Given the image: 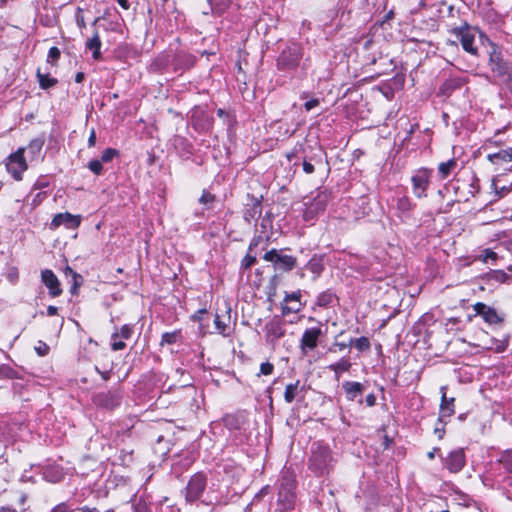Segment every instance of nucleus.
I'll return each mask as SVG.
<instances>
[{"label":"nucleus","instance_id":"56","mask_svg":"<svg viewBox=\"0 0 512 512\" xmlns=\"http://www.w3.org/2000/svg\"><path fill=\"white\" fill-rule=\"evenodd\" d=\"M57 312H58L57 307L52 306V305L48 306V308H47V314H48V316H54V315H56V314H57Z\"/></svg>","mask_w":512,"mask_h":512},{"label":"nucleus","instance_id":"62","mask_svg":"<svg viewBox=\"0 0 512 512\" xmlns=\"http://www.w3.org/2000/svg\"><path fill=\"white\" fill-rule=\"evenodd\" d=\"M0 512H17L16 509L11 507H1Z\"/></svg>","mask_w":512,"mask_h":512},{"label":"nucleus","instance_id":"33","mask_svg":"<svg viewBox=\"0 0 512 512\" xmlns=\"http://www.w3.org/2000/svg\"><path fill=\"white\" fill-rule=\"evenodd\" d=\"M312 161L315 162V164H322V155H315L314 157L310 158V160L304 159L302 166L303 170L306 174H312L314 172V164Z\"/></svg>","mask_w":512,"mask_h":512},{"label":"nucleus","instance_id":"35","mask_svg":"<svg viewBox=\"0 0 512 512\" xmlns=\"http://www.w3.org/2000/svg\"><path fill=\"white\" fill-rule=\"evenodd\" d=\"M462 85V81L460 79H449L444 82L441 87V91L444 94L450 93L451 91L460 88Z\"/></svg>","mask_w":512,"mask_h":512},{"label":"nucleus","instance_id":"40","mask_svg":"<svg viewBox=\"0 0 512 512\" xmlns=\"http://www.w3.org/2000/svg\"><path fill=\"white\" fill-rule=\"evenodd\" d=\"M88 168L95 174V175H100L102 173V169H103V166H102V161L101 160H97V159H94V160H91L89 163H88Z\"/></svg>","mask_w":512,"mask_h":512},{"label":"nucleus","instance_id":"8","mask_svg":"<svg viewBox=\"0 0 512 512\" xmlns=\"http://www.w3.org/2000/svg\"><path fill=\"white\" fill-rule=\"evenodd\" d=\"M207 486V476L203 472H197L191 476L184 489V495L187 502L193 503L200 499Z\"/></svg>","mask_w":512,"mask_h":512},{"label":"nucleus","instance_id":"45","mask_svg":"<svg viewBox=\"0 0 512 512\" xmlns=\"http://www.w3.org/2000/svg\"><path fill=\"white\" fill-rule=\"evenodd\" d=\"M215 197L214 195H212L211 193L207 192V191H203L200 199H199V202L203 205H207V204H210L214 201Z\"/></svg>","mask_w":512,"mask_h":512},{"label":"nucleus","instance_id":"37","mask_svg":"<svg viewBox=\"0 0 512 512\" xmlns=\"http://www.w3.org/2000/svg\"><path fill=\"white\" fill-rule=\"evenodd\" d=\"M488 278L491 281L504 283L508 279V274L503 270H492L488 273Z\"/></svg>","mask_w":512,"mask_h":512},{"label":"nucleus","instance_id":"49","mask_svg":"<svg viewBox=\"0 0 512 512\" xmlns=\"http://www.w3.org/2000/svg\"><path fill=\"white\" fill-rule=\"evenodd\" d=\"M276 294V287H275V284L273 282H271L268 286V291H267V300L272 303L274 300H273V297L275 296Z\"/></svg>","mask_w":512,"mask_h":512},{"label":"nucleus","instance_id":"46","mask_svg":"<svg viewBox=\"0 0 512 512\" xmlns=\"http://www.w3.org/2000/svg\"><path fill=\"white\" fill-rule=\"evenodd\" d=\"M16 372L11 369L10 367H7L5 365L0 366V376L13 378L15 376Z\"/></svg>","mask_w":512,"mask_h":512},{"label":"nucleus","instance_id":"47","mask_svg":"<svg viewBox=\"0 0 512 512\" xmlns=\"http://www.w3.org/2000/svg\"><path fill=\"white\" fill-rule=\"evenodd\" d=\"M255 260H256L255 257H253V256L248 254L242 260L241 267L243 269H248V268H250L254 264Z\"/></svg>","mask_w":512,"mask_h":512},{"label":"nucleus","instance_id":"4","mask_svg":"<svg viewBox=\"0 0 512 512\" xmlns=\"http://www.w3.org/2000/svg\"><path fill=\"white\" fill-rule=\"evenodd\" d=\"M472 307L475 316H480L490 327L501 328L503 326L506 319V314L503 311L483 302H476Z\"/></svg>","mask_w":512,"mask_h":512},{"label":"nucleus","instance_id":"55","mask_svg":"<svg viewBox=\"0 0 512 512\" xmlns=\"http://www.w3.org/2000/svg\"><path fill=\"white\" fill-rule=\"evenodd\" d=\"M136 512H152L145 504H138L136 506Z\"/></svg>","mask_w":512,"mask_h":512},{"label":"nucleus","instance_id":"6","mask_svg":"<svg viewBox=\"0 0 512 512\" xmlns=\"http://www.w3.org/2000/svg\"><path fill=\"white\" fill-rule=\"evenodd\" d=\"M329 202V194L325 191L318 192L309 202H305L303 219L306 222H313L319 214L323 213Z\"/></svg>","mask_w":512,"mask_h":512},{"label":"nucleus","instance_id":"9","mask_svg":"<svg viewBox=\"0 0 512 512\" xmlns=\"http://www.w3.org/2000/svg\"><path fill=\"white\" fill-rule=\"evenodd\" d=\"M432 174L433 170L426 167H421L414 171L411 182L415 197L421 199L427 196V189L430 185Z\"/></svg>","mask_w":512,"mask_h":512},{"label":"nucleus","instance_id":"30","mask_svg":"<svg viewBox=\"0 0 512 512\" xmlns=\"http://www.w3.org/2000/svg\"><path fill=\"white\" fill-rule=\"evenodd\" d=\"M299 380L295 383L288 384L285 388L284 399L287 403H292L298 393Z\"/></svg>","mask_w":512,"mask_h":512},{"label":"nucleus","instance_id":"24","mask_svg":"<svg viewBox=\"0 0 512 512\" xmlns=\"http://www.w3.org/2000/svg\"><path fill=\"white\" fill-rule=\"evenodd\" d=\"M245 415L244 414H227L223 417V423L225 427L230 430L240 429L241 426L245 423Z\"/></svg>","mask_w":512,"mask_h":512},{"label":"nucleus","instance_id":"58","mask_svg":"<svg viewBox=\"0 0 512 512\" xmlns=\"http://www.w3.org/2000/svg\"><path fill=\"white\" fill-rule=\"evenodd\" d=\"M269 488V485H266L260 491H258V498L268 494Z\"/></svg>","mask_w":512,"mask_h":512},{"label":"nucleus","instance_id":"53","mask_svg":"<svg viewBox=\"0 0 512 512\" xmlns=\"http://www.w3.org/2000/svg\"><path fill=\"white\" fill-rule=\"evenodd\" d=\"M96 143V132L94 129L91 130L89 138H88V146L93 147Z\"/></svg>","mask_w":512,"mask_h":512},{"label":"nucleus","instance_id":"48","mask_svg":"<svg viewBox=\"0 0 512 512\" xmlns=\"http://www.w3.org/2000/svg\"><path fill=\"white\" fill-rule=\"evenodd\" d=\"M260 371L264 375H269L273 371V365L269 362L262 363L260 366Z\"/></svg>","mask_w":512,"mask_h":512},{"label":"nucleus","instance_id":"1","mask_svg":"<svg viewBox=\"0 0 512 512\" xmlns=\"http://www.w3.org/2000/svg\"><path fill=\"white\" fill-rule=\"evenodd\" d=\"M337 463V459L330 447L321 442H315L311 446V454L308 459V469L317 477L328 476Z\"/></svg>","mask_w":512,"mask_h":512},{"label":"nucleus","instance_id":"60","mask_svg":"<svg viewBox=\"0 0 512 512\" xmlns=\"http://www.w3.org/2000/svg\"><path fill=\"white\" fill-rule=\"evenodd\" d=\"M383 445H384V448L387 449L391 443V439H389V437L387 435H385L383 437Z\"/></svg>","mask_w":512,"mask_h":512},{"label":"nucleus","instance_id":"3","mask_svg":"<svg viewBox=\"0 0 512 512\" xmlns=\"http://www.w3.org/2000/svg\"><path fill=\"white\" fill-rule=\"evenodd\" d=\"M304 56L303 47L299 43H289L277 58V67L281 71L295 70Z\"/></svg>","mask_w":512,"mask_h":512},{"label":"nucleus","instance_id":"43","mask_svg":"<svg viewBox=\"0 0 512 512\" xmlns=\"http://www.w3.org/2000/svg\"><path fill=\"white\" fill-rule=\"evenodd\" d=\"M480 258L483 262H488L489 260L495 261L497 259V254L490 249H485Z\"/></svg>","mask_w":512,"mask_h":512},{"label":"nucleus","instance_id":"28","mask_svg":"<svg viewBox=\"0 0 512 512\" xmlns=\"http://www.w3.org/2000/svg\"><path fill=\"white\" fill-rule=\"evenodd\" d=\"M351 363L348 358L343 357L338 362L333 363L328 366V368L335 372L336 378H339V375L343 372H346L350 369Z\"/></svg>","mask_w":512,"mask_h":512},{"label":"nucleus","instance_id":"25","mask_svg":"<svg viewBox=\"0 0 512 512\" xmlns=\"http://www.w3.org/2000/svg\"><path fill=\"white\" fill-rule=\"evenodd\" d=\"M496 463L499 464L505 472L512 474V448L500 451Z\"/></svg>","mask_w":512,"mask_h":512},{"label":"nucleus","instance_id":"14","mask_svg":"<svg viewBox=\"0 0 512 512\" xmlns=\"http://www.w3.org/2000/svg\"><path fill=\"white\" fill-rule=\"evenodd\" d=\"M41 281L48 288L51 297H58L62 294L61 283L55 273L50 269L41 271Z\"/></svg>","mask_w":512,"mask_h":512},{"label":"nucleus","instance_id":"31","mask_svg":"<svg viewBox=\"0 0 512 512\" xmlns=\"http://www.w3.org/2000/svg\"><path fill=\"white\" fill-rule=\"evenodd\" d=\"M303 307V304L301 301H290V302H284L282 303V313L284 315L290 314V313H297L299 312Z\"/></svg>","mask_w":512,"mask_h":512},{"label":"nucleus","instance_id":"39","mask_svg":"<svg viewBox=\"0 0 512 512\" xmlns=\"http://www.w3.org/2000/svg\"><path fill=\"white\" fill-rule=\"evenodd\" d=\"M118 155V151L113 148H107L102 152L101 161L102 162H110L115 156Z\"/></svg>","mask_w":512,"mask_h":512},{"label":"nucleus","instance_id":"42","mask_svg":"<svg viewBox=\"0 0 512 512\" xmlns=\"http://www.w3.org/2000/svg\"><path fill=\"white\" fill-rule=\"evenodd\" d=\"M50 512H73V509L67 502H61L53 507Z\"/></svg>","mask_w":512,"mask_h":512},{"label":"nucleus","instance_id":"19","mask_svg":"<svg viewBox=\"0 0 512 512\" xmlns=\"http://www.w3.org/2000/svg\"><path fill=\"white\" fill-rule=\"evenodd\" d=\"M322 334L320 327H311L304 331L301 339L302 349H314L317 346L318 339Z\"/></svg>","mask_w":512,"mask_h":512},{"label":"nucleus","instance_id":"57","mask_svg":"<svg viewBox=\"0 0 512 512\" xmlns=\"http://www.w3.org/2000/svg\"><path fill=\"white\" fill-rule=\"evenodd\" d=\"M118 4L125 10L129 9V0H117Z\"/></svg>","mask_w":512,"mask_h":512},{"label":"nucleus","instance_id":"11","mask_svg":"<svg viewBox=\"0 0 512 512\" xmlns=\"http://www.w3.org/2000/svg\"><path fill=\"white\" fill-rule=\"evenodd\" d=\"M123 393L121 389L116 388L97 393L93 397V403L100 408L113 410L121 404Z\"/></svg>","mask_w":512,"mask_h":512},{"label":"nucleus","instance_id":"52","mask_svg":"<svg viewBox=\"0 0 512 512\" xmlns=\"http://www.w3.org/2000/svg\"><path fill=\"white\" fill-rule=\"evenodd\" d=\"M365 402H366V405L369 407L374 406L376 403V396L373 393L368 394L365 398Z\"/></svg>","mask_w":512,"mask_h":512},{"label":"nucleus","instance_id":"23","mask_svg":"<svg viewBox=\"0 0 512 512\" xmlns=\"http://www.w3.org/2000/svg\"><path fill=\"white\" fill-rule=\"evenodd\" d=\"M340 349H356L358 351H365L370 348V341L367 337L351 338L348 343H339Z\"/></svg>","mask_w":512,"mask_h":512},{"label":"nucleus","instance_id":"18","mask_svg":"<svg viewBox=\"0 0 512 512\" xmlns=\"http://www.w3.org/2000/svg\"><path fill=\"white\" fill-rule=\"evenodd\" d=\"M132 337V329L128 325H123L118 332L112 335L111 346L114 350H122L127 347L125 341Z\"/></svg>","mask_w":512,"mask_h":512},{"label":"nucleus","instance_id":"5","mask_svg":"<svg viewBox=\"0 0 512 512\" xmlns=\"http://www.w3.org/2000/svg\"><path fill=\"white\" fill-rule=\"evenodd\" d=\"M451 33L456 36V38L460 41L462 48L467 53L477 56L478 55V47L475 45L476 33L477 30L467 23L459 27H454L451 29Z\"/></svg>","mask_w":512,"mask_h":512},{"label":"nucleus","instance_id":"63","mask_svg":"<svg viewBox=\"0 0 512 512\" xmlns=\"http://www.w3.org/2000/svg\"><path fill=\"white\" fill-rule=\"evenodd\" d=\"M83 78H84V74L79 72V73L76 74L75 81L77 83H80V82H82Z\"/></svg>","mask_w":512,"mask_h":512},{"label":"nucleus","instance_id":"15","mask_svg":"<svg viewBox=\"0 0 512 512\" xmlns=\"http://www.w3.org/2000/svg\"><path fill=\"white\" fill-rule=\"evenodd\" d=\"M81 223L80 215H73L71 213H58L56 214L51 221V228L57 229L61 225L66 226L68 229H75L79 227Z\"/></svg>","mask_w":512,"mask_h":512},{"label":"nucleus","instance_id":"7","mask_svg":"<svg viewBox=\"0 0 512 512\" xmlns=\"http://www.w3.org/2000/svg\"><path fill=\"white\" fill-rule=\"evenodd\" d=\"M25 148L21 147L14 153L10 154L5 160V166L8 173L16 180H22L23 173L28 169L26 159L24 157Z\"/></svg>","mask_w":512,"mask_h":512},{"label":"nucleus","instance_id":"36","mask_svg":"<svg viewBox=\"0 0 512 512\" xmlns=\"http://www.w3.org/2000/svg\"><path fill=\"white\" fill-rule=\"evenodd\" d=\"M181 339H182V336H181L180 331L165 333L162 336L161 344L163 345L164 343H167V344L177 343V342L181 341Z\"/></svg>","mask_w":512,"mask_h":512},{"label":"nucleus","instance_id":"2","mask_svg":"<svg viewBox=\"0 0 512 512\" xmlns=\"http://www.w3.org/2000/svg\"><path fill=\"white\" fill-rule=\"evenodd\" d=\"M296 480L292 475L282 476L278 491V509L281 512L294 509L296 503Z\"/></svg>","mask_w":512,"mask_h":512},{"label":"nucleus","instance_id":"12","mask_svg":"<svg viewBox=\"0 0 512 512\" xmlns=\"http://www.w3.org/2000/svg\"><path fill=\"white\" fill-rule=\"evenodd\" d=\"M263 259L273 263L275 269L281 271L292 270L296 264V259L293 256L282 254L276 249L266 252Z\"/></svg>","mask_w":512,"mask_h":512},{"label":"nucleus","instance_id":"21","mask_svg":"<svg viewBox=\"0 0 512 512\" xmlns=\"http://www.w3.org/2000/svg\"><path fill=\"white\" fill-rule=\"evenodd\" d=\"M342 388L344 389L347 399L350 401L356 400L361 397L365 387L363 384L354 381H346L343 383Z\"/></svg>","mask_w":512,"mask_h":512},{"label":"nucleus","instance_id":"10","mask_svg":"<svg viewBox=\"0 0 512 512\" xmlns=\"http://www.w3.org/2000/svg\"><path fill=\"white\" fill-rule=\"evenodd\" d=\"M489 67L494 76L508 82L512 76V63L504 60L500 52L493 50L489 57Z\"/></svg>","mask_w":512,"mask_h":512},{"label":"nucleus","instance_id":"29","mask_svg":"<svg viewBox=\"0 0 512 512\" xmlns=\"http://www.w3.org/2000/svg\"><path fill=\"white\" fill-rule=\"evenodd\" d=\"M335 299V294L331 290H326L318 295L316 303L320 307H328L332 305Z\"/></svg>","mask_w":512,"mask_h":512},{"label":"nucleus","instance_id":"54","mask_svg":"<svg viewBox=\"0 0 512 512\" xmlns=\"http://www.w3.org/2000/svg\"><path fill=\"white\" fill-rule=\"evenodd\" d=\"M442 427H438L436 426L435 429H434V433L437 434L438 438L439 439H442L443 436H444V433H445V430H444V423H442Z\"/></svg>","mask_w":512,"mask_h":512},{"label":"nucleus","instance_id":"38","mask_svg":"<svg viewBox=\"0 0 512 512\" xmlns=\"http://www.w3.org/2000/svg\"><path fill=\"white\" fill-rule=\"evenodd\" d=\"M308 269L312 273H314L316 275H320L321 272L323 271V264L321 263V261L319 259L312 258L308 263Z\"/></svg>","mask_w":512,"mask_h":512},{"label":"nucleus","instance_id":"61","mask_svg":"<svg viewBox=\"0 0 512 512\" xmlns=\"http://www.w3.org/2000/svg\"><path fill=\"white\" fill-rule=\"evenodd\" d=\"M438 450H439V448H434L432 451H430V452H428V453H427V457H428L429 459H431V460H432V459H434V457H435V453H436V451H438Z\"/></svg>","mask_w":512,"mask_h":512},{"label":"nucleus","instance_id":"20","mask_svg":"<svg viewBox=\"0 0 512 512\" xmlns=\"http://www.w3.org/2000/svg\"><path fill=\"white\" fill-rule=\"evenodd\" d=\"M415 204L412 203L409 197L401 196L396 200L395 209L397 211V216L401 219L405 220L411 217V212L414 208Z\"/></svg>","mask_w":512,"mask_h":512},{"label":"nucleus","instance_id":"44","mask_svg":"<svg viewBox=\"0 0 512 512\" xmlns=\"http://www.w3.org/2000/svg\"><path fill=\"white\" fill-rule=\"evenodd\" d=\"M301 291L297 290L292 293H286L284 297V302H290V301H301Z\"/></svg>","mask_w":512,"mask_h":512},{"label":"nucleus","instance_id":"34","mask_svg":"<svg viewBox=\"0 0 512 512\" xmlns=\"http://www.w3.org/2000/svg\"><path fill=\"white\" fill-rule=\"evenodd\" d=\"M65 273L66 274H71L72 275V279H73V285L71 287V293L72 294H77L78 292V288L81 286L82 284V277L81 275L77 274L75 271L72 270V268H70L69 266L66 267L65 269Z\"/></svg>","mask_w":512,"mask_h":512},{"label":"nucleus","instance_id":"50","mask_svg":"<svg viewBox=\"0 0 512 512\" xmlns=\"http://www.w3.org/2000/svg\"><path fill=\"white\" fill-rule=\"evenodd\" d=\"M60 57V50L57 47H51L48 52V60H57Z\"/></svg>","mask_w":512,"mask_h":512},{"label":"nucleus","instance_id":"41","mask_svg":"<svg viewBox=\"0 0 512 512\" xmlns=\"http://www.w3.org/2000/svg\"><path fill=\"white\" fill-rule=\"evenodd\" d=\"M28 149L31 153L38 155L42 149V142L39 140H32L28 145Z\"/></svg>","mask_w":512,"mask_h":512},{"label":"nucleus","instance_id":"16","mask_svg":"<svg viewBox=\"0 0 512 512\" xmlns=\"http://www.w3.org/2000/svg\"><path fill=\"white\" fill-rule=\"evenodd\" d=\"M230 311V308L225 307L224 313L220 314L217 312L214 319L217 331L224 336L229 335L233 329V322L231 320Z\"/></svg>","mask_w":512,"mask_h":512},{"label":"nucleus","instance_id":"17","mask_svg":"<svg viewBox=\"0 0 512 512\" xmlns=\"http://www.w3.org/2000/svg\"><path fill=\"white\" fill-rule=\"evenodd\" d=\"M440 392H441V404H440V412H439L438 421L440 423L446 424L445 418L452 416L455 412L454 411L455 398L454 397L447 398L446 386H442L440 388Z\"/></svg>","mask_w":512,"mask_h":512},{"label":"nucleus","instance_id":"64","mask_svg":"<svg viewBox=\"0 0 512 512\" xmlns=\"http://www.w3.org/2000/svg\"><path fill=\"white\" fill-rule=\"evenodd\" d=\"M509 190L506 187H502L500 190H496V193L499 196H502L504 192H508Z\"/></svg>","mask_w":512,"mask_h":512},{"label":"nucleus","instance_id":"59","mask_svg":"<svg viewBox=\"0 0 512 512\" xmlns=\"http://www.w3.org/2000/svg\"><path fill=\"white\" fill-rule=\"evenodd\" d=\"M81 512H99L96 508H90L88 506H84L80 508Z\"/></svg>","mask_w":512,"mask_h":512},{"label":"nucleus","instance_id":"13","mask_svg":"<svg viewBox=\"0 0 512 512\" xmlns=\"http://www.w3.org/2000/svg\"><path fill=\"white\" fill-rule=\"evenodd\" d=\"M466 465V455L464 448H456L443 458V466L450 473H459Z\"/></svg>","mask_w":512,"mask_h":512},{"label":"nucleus","instance_id":"27","mask_svg":"<svg viewBox=\"0 0 512 512\" xmlns=\"http://www.w3.org/2000/svg\"><path fill=\"white\" fill-rule=\"evenodd\" d=\"M456 166H457V161L455 159H449L446 162H441L438 165V173H439L440 178L442 180L446 179L450 175L452 170L455 169Z\"/></svg>","mask_w":512,"mask_h":512},{"label":"nucleus","instance_id":"32","mask_svg":"<svg viewBox=\"0 0 512 512\" xmlns=\"http://www.w3.org/2000/svg\"><path fill=\"white\" fill-rule=\"evenodd\" d=\"M37 78L42 89H48L57 83L55 78L50 77L48 74H42L40 70L37 71Z\"/></svg>","mask_w":512,"mask_h":512},{"label":"nucleus","instance_id":"51","mask_svg":"<svg viewBox=\"0 0 512 512\" xmlns=\"http://www.w3.org/2000/svg\"><path fill=\"white\" fill-rule=\"evenodd\" d=\"M319 105V100L318 99H311L309 101H307L305 104H304V107L307 111H310L312 110L313 108L317 107Z\"/></svg>","mask_w":512,"mask_h":512},{"label":"nucleus","instance_id":"26","mask_svg":"<svg viewBox=\"0 0 512 512\" xmlns=\"http://www.w3.org/2000/svg\"><path fill=\"white\" fill-rule=\"evenodd\" d=\"M87 49L92 51V56L95 60H98L101 56V40L98 33H95L91 39L86 43Z\"/></svg>","mask_w":512,"mask_h":512},{"label":"nucleus","instance_id":"22","mask_svg":"<svg viewBox=\"0 0 512 512\" xmlns=\"http://www.w3.org/2000/svg\"><path fill=\"white\" fill-rule=\"evenodd\" d=\"M487 159L494 165L500 166L503 163L512 161V147L502 149L496 153L487 155Z\"/></svg>","mask_w":512,"mask_h":512}]
</instances>
